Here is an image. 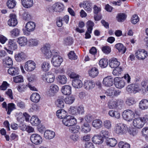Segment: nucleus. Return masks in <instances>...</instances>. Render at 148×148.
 <instances>
[{"label": "nucleus", "instance_id": "37998d69", "mask_svg": "<svg viewBox=\"0 0 148 148\" xmlns=\"http://www.w3.org/2000/svg\"><path fill=\"white\" fill-rule=\"evenodd\" d=\"M99 64L101 67L104 68L108 66V62L107 59L103 58L100 60Z\"/></svg>", "mask_w": 148, "mask_h": 148}, {"label": "nucleus", "instance_id": "c03bdc74", "mask_svg": "<svg viewBox=\"0 0 148 148\" xmlns=\"http://www.w3.org/2000/svg\"><path fill=\"white\" fill-rule=\"evenodd\" d=\"M75 100V97L73 96L67 97L64 99L65 103L66 104H71L73 103Z\"/></svg>", "mask_w": 148, "mask_h": 148}, {"label": "nucleus", "instance_id": "6ab92c4d", "mask_svg": "<svg viewBox=\"0 0 148 148\" xmlns=\"http://www.w3.org/2000/svg\"><path fill=\"white\" fill-rule=\"evenodd\" d=\"M62 92L65 95H69L71 93V88L69 85L63 86L62 88Z\"/></svg>", "mask_w": 148, "mask_h": 148}, {"label": "nucleus", "instance_id": "2f4dec72", "mask_svg": "<svg viewBox=\"0 0 148 148\" xmlns=\"http://www.w3.org/2000/svg\"><path fill=\"white\" fill-rule=\"evenodd\" d=\"M3 63L4 66L9 67L13 64V61L12 59L9 57H7L3 60Z\"/></svg>", "mask_w": 148, "mask_h": 148}, {"label": "nucleus", "instance_id": "0eeeda50", "mask_svg": "<svg viewBox=\"0 0 148 148\" xmlns=\"http://www.w3.org/2000/svg\"><path fill=\"white\" fill-rule=\"evenodd\" d=\"M114 82L115 86L117 88L121 89L124 87L126 82L122 78L116 77L114 79Z\"/></svg>", "mask_w": 148, "mask_h": 148}, {"label": "nucleus", "instance_id": "412c9836", "mask_svg": "<svg viewBox=\"0 0 148 148\" xmlns=\"http://www.w3.org/2000/svg\"><path fill=\"white\" fill-rule=\"evenodd\" d=\"M92 141L95 144H99L103 142V138L99 135H95L92 138Z\"/></svg>", "mask_w": 148, "mask_h": 148}, {"label": "nucleus", "instance_id": "bf43d9fd", "mask_svg": "<svg viewBox=\"0 0 148 148\" xmlns=\"http://www.w3.org/2000/svg\"><path fill=\"white\" fill-rule=\"evenodd\" d=\"M119 148H130V145L129 144L125 143L123 142H120L118 144Z\"/></svg>", "mask_w": 148, "mask_h": 148}, {"label": "nucleus", "instance_id": "58836bf2", "mask_svg": "<svg viewBox=\"0 0 148 148\" xmlns=\"http://www.w3.org/2000/svg\"><path fill=\"white\" fill-rule=\"evenodd\" d=\"M117 140L114 138H110L107 140L106 144L109 146L114 147L117 144Z\"/></svg>", "mask_w": 148, "mask_h": 148}, {"label": "nucleus", "instance_id": "f03ea898", "mask_svg": "<svg viewBox=\"0 0 148 148\" xmlns=\"http://www.w3.org/2000/svg\"><path fill=\"white\" fill-rule=\"evenodd\" d=\"M115 133L119 135H122L125 133L127 130V125L124 124H117L116 125L114 128Z\"/></svg>", "mask_w": 148, "mask_h": 148}, {"label": "nucleus", "instance_id": "09e8293b", "mask_svg": "<svg viewBox=\"0 0 148 148\" xmlns=\"http://www.w3.org/2000/svg\"><path fill=\"white\" fill-rule=\"evenodd\" d=\"M64 98H60L57 99L56 102V104L57 106L60 108H62L64 107Z\"/></svg>", "mask_w": 148, "mask_h": 148}, {"label": "nucleus", "instance_id": "a211bd4d", "mask_svg": "<svg viewBox=\"0 0 148 148\" xmlns=\"http://www.w3.org/2000/svg\"><path fill=\"white\" fill-rule=\"evenodd\" d=\"M92 125L96 129H99L102 127L103 123L101 120L96 119L93 120L92 122Z\"/></svg>", "mask_w": 148, "mask_h": 148}, {"label": "nucleus", "instance_id": "e2e57ef3", "mask_svg": "<svg viewBox=\"0 0 148 148\" xmlns=\"http://www.w3.org/2000/svg\"><path fill=\"white\" fill-rule=\"evenodd\" d=\"M23 18L25 20H29L31 19V16L27 12H25L23 14Z\"/></svg>", "mask_w": 148, "mask_h": 148}, {"label": "nucleus", "instance_id": "49530a36", "mask_svg": "<svg viewBox=\"0 0 148 148\" xmlns=\"http://www.w3.org/2000/svg\"><path fill=\"white\" fill-rule=\"evenodd\" d=\"M126 18V15L124 13L118 14L116 17L117 21L119 22L123 21Z\"/></svg>", "mask_w": 148, "mask_h": 148}, {"label": "nucleus", "instance_id": "ddd939ff", "mask_svg": "<svg viewBox=\"0 0 148 148\" xmlns=\"http://www.w3.org/2000/svg\"><path fill=\"white\" fill-rule=\"evenodd\" d=\"M9 17L10 18L8 21V25L10 26H16L18 23L16 15L12 13L11 14L9 15Z\"/></svg>", "mask_w": 148, "mask_h": 148}, {"label": "nucleus", "instance_id": "c756f323", "mask_svg": "<svg viewBox=\"0 0 148 148\" xmlns=\"http://www.w3.org/2000/svg\"><path fill=\"white\" fill-rule=\"evenodd\" d=\"M44 135L46 139H51L54 137L55 133L53 132L47 130L45 131Z\"/></svg>", "mask_w": 148, "mask_h": 148}, {"label": "nucleus", "instance_id": "b1692460", "mask_svg": "<svg viewBox=\"0 0 148 148\" xmlns=\"http://www.w3.org/2000/svg\"><path fill=\"white\" fill-rule=\"evenodd\" d=\"M120 64V62L118 61L117 59L115 58H113L109 60V65L112 68L117 67Z\"/></svg>", "mask_w": 148, "mask_h": 148}, {"label": "nucleus", "instance_id": "4c0bfd02", "mask_svg": "<svg viewBox=\"0 0 148 148\" xmlns=\"http://www.w3.org/2000/svg\"><path fill=\"white\" fill-rule=\"evenodd\" d=\"M69 129L70 132L71 133H77L79 131L80 127L79 125H74L69 127Z\"/></svg>", "mask_w": 148, "mask_h": 148}, {"label": "nucleus", "instance_id": "4be33fe9", "mask_svg": "<svg viewBox=\"0 0 148 148\" xmlns=\"http://www.w3.org/2000/svg\"><path fill=\"white\" fill-rule=\"evenodd\" d=\"M23 6L26 8L32 7L33 4V0H21Z\"/></svg>", "mask_w": 148, "mask_h": 148}, {"label": "nucleus", "instance_id": "4468645a", "mask_svg": "<svg viewBox=\"0 0 148 148\" xmlns=\"http://www.w3.org/2000/svg\"><path fill=\"white\" fill-rule=\"evenodd\" d=\"M133 125L138 129L142 128L144 125V122H143L141 117L136 118L134 119L133 121Z\"/></svg>", "mask_w": 148, "mask_h": 148}, {"label": "nucleus", "instance_id": "473e14b6", "mask_svg": "<svg viewBox=\"0 0 148 148\" xmlns=\"http://www.w3.org/2000/svg\"><path fill=\"white\" fill-rule=\"evenodd\" d=\"M67 113L63 109L58 110L56 112V115L59 118L63 119L66 117Z\"/></svg>", "mask_w": 148, "mask_h": 148}, {"label": "nucleus", "instance_id": "338daca9", "mask_svg": "<svg viewBox=\"0 0 148 148\" xmlns=\"http://www.w3.org/2000/svg\"><path fill=\"white\" fill-rule=\"evenodd\" d=\"M68 56L70 59L76 60L77 58V56L75 55L74 51H71L68 54Z\"/></svg>", "mask_w": 148, "mask_h": 148}, {"label": "nucleus", "instance_id": "052dcab7", "mask_svg": "<svg viewBox=\"0 0 148 148\" xmlns=\"http://www.w3.org/2000/svg\"><path fill=\"white\" fill-rule=\"evenodd\" d=\"M133 92L135 93L140 91V89L139 87V85L137 84H133Z\"/></svg>", "mask_w": 148, "mask_h": 148}, {"label": "nucleus", "instance_id": "4d7b16f0", "mask_svg": "<svg viewBox=\"0 0 148 148\" xmlns=\"http://www.w3.org/2000/svg\"><path fill=\"white\" fill-rule=\"evenodd\" d=\"M13 79L14 82L16 83L21 82L23 81V77L21 75L14 77Z\"/></svg>", "mask_w": 148, "mask_h": 148}, {"label": "nucleus", "instance_id": "7c9ffc66", "mask_svg": "<svg viewBox=\"0 0 148 148\" xmlns=\"http://www.w3.org/2000/svg\"><path fill=\"white\" fill-rule=\"evenodd\" d=\"M88 73L89 76L94 78L98 75L99 71L97 68L93 67L88 71Z\"/></svg>", "mask_w": 148, "mask_h": 148}, {"label": "nucleus", "instance_id": "f257e3e1", "mask_svg": "<svg viewBox=\"0 0 148 148\" xmlns=\"http://www.w3.org/2000/svg\"><path fill=\"white\" fill-rule=\"evenodd\" d=\"M135 113L130 109L124 110L122 114L123 119L129 122L132 121L135 117Z\"/></svg>", "mask_w": 148, "mask_h": 148}, {"label": "nucleus", "instance_id": "603ef678", "mask_svg": "<svg viewBox=\"0 0 148 148\" xmlns=\"http://www.w3.org/2000/svg\"><path fill=\"white\" fill-rule=\"evenodd\" d=\"M16 109L15 104L12 103H9L8 104L7 109L8 111L7 113L8 114H10L12 111Z\"/></svg>", "mask_w": 148, "mask_h": 148}, {"label": "nucleus", "instance_id": "423d86ee", "mask_svg": "<svg viewBox=\"0 0 148 148\" xmlns=\"http://www.w3.org/2000/svg\"><path fill=\"white\" fill-rule=\"evenodd\" d=\"M135 55L139 60H143L148 56L147 52L143 49H139L136 51Z\"/></svg>", "mask_w": 148, "mask_h": 148}, {"label": "nucleus", "instance_id": "e433bc0d", "mask_svg": "<svg viewBox=\"0 0 148 148\" xmlns=\"http://www.w3.org/2000/svg\"><path fill=\"white\" fill-rule=\"evenodd\" d=\"M91 130V127L90 125L87 123H84L82 126V131L85 133L89 132Z\"/></svg>", "mask_w": 148, "mask_h": 148}, {"label": "nucleus", "instance_id": "1a4fd4ad", "mask_svg": "<svg viewBox=\"0 0 148 148\" xmlns=\"http://www.w3.org/2000/svg\"><path fill=\"white\" fill-rule=\"evenodd\" d=\"M36 68V64L35 62L31 60H28L25 63L24 68L28 72L33 71Z\"/></svg>", "mask_w": 148, "mask_h": 148}, {"label": "nucleus", "instance_id": "8fccbe9b", "mask_svg": "<svg viewBox=\"0 0 148 148\" xmlns=\"http://www.w3.org/2000/svg\"><path fill=\"white\" fill-rule=\"evenodd\" d=\"M136 101L132 97H128L125 101L126 104L129 106H131L135 104Z\"/></svg>", "mask_w": 148, "mask_h": 148}, {"label": "nucleus", "instance_id": "c9c22d12", "mask_svg": "<svg viewBox=\"0 0 148 148\" xmlns=\"http://www.w3.org/2000/svg\"><path fill=\"white\" fill-rule=\"evenodd\" d=\"M115 47L119 51L121 54L124 53L126 51V47H124L123 45L121 43L116 44L115 45Z\"/></svg>", "mask_w": 148, "mask_h": 148}, {"label": "nucleus", "instance_id": "5701e85b", "mask_svg": "<svg viewBox=\"0 0 148 148\" xmlns=\"http://www.w3.org/2000/svg\"><path fill=\"white\" fill-rule=\"evenodd\" d=\"M40 98V95L37 92H34L31 95L30 99L32 102L37 103L39 101Z\"/></svg>", "mask_w": 148, "mask_h": 148}, {"label": "nucleus", "instance_id": "393cba45", "mask_svg": "<svg viewBox=\"0 0 148 148\" xmlns=\"http://www.w3.org/2000/svg\"><path fill=\"white\" fill-rule=\"evenodd\" d=\"M84 86L85 89L86 90H90L94 87L95 84L92 80H88L85 82Z\"/></svg>", "mask_w": 148, "mask_h": 148}, {"label": "nucleus", "instance_id": "9d476101", "mask_svg": "<svg viewBox=\"0 0 148 148\" xmlns=\"http://www.w3.org/2000/svg\"><path fill=\"white\" fill-rule=\"evenodd\" d=\"M42 78L45 82L48 83H51L54 81L55 76L53 74H49L46 73L42 75Z\"/></svg>", "mask_w": 148, "mask_h": 148}, {"label": "nucleus", "instance_id": "a19ab883", "mask_svg": "<svg viewBox=\"0 0 148 148\" xmlns=\"http://www.w3.org/2000/svg\"><path fill=\"white\" fill-rule=\"evenodd\" d=\"M59 90V88L57 85L52 84L50 87L49 92L52 95L57 92Z\"/></svg>", "mask_w": 148, "mask_h": 148}, {"label": "nucleus", "instance_id": "79ce46f5", "mask_svg": "<svg viewBox=\"0 0 148 148\" xmlns=\"http://www.w3.org/2000/svg\"><path fill=\"white\" fill-rule=\"evenodd\" d=\"M16 3V2L15 0H8L6 4L9 8L13 9L15 7Z\"/></svg>", "mask_w": 148, "mask_h": 148}, {"label": "nucleus", "instance_id": "39448f33", "mask_svg": "<svg viewBox=\"0 0 148 148\" xmlns=\"http://www.w3.org/2000/svg\"><path fill=\"white\" fill-rule=\"evenodd\" d=\"M50 47L49 44H46L41 48L42 53L47 58H49L51 56V51L50 50Z\"/></svg>", "mask_w": 148, "mask_h": 148}, {"label": "nucleus", "instance_id": "20e7f679", "mask_svg": "<svg viewBox=\"0 0 148 148\" xmlns=\"http://www.w3.org/2000/svg\"><path fill=\"white\" fill-rule=\"evenodd\" d=\"M50 10L52 12H62L64 9V4L56 2L53 4L50 8Z\"/></svg>", "mask_w": 148, "mask_h": 148}, {"label": "nucleus", "instance_id": "7ed1b4c3", "mask_svg": "<svg viewBox=\"0 0 148 148\" xmlns=\"http://www.w3.org/2000/svg\"><path fill=\"white\" fill-rule=\"evenodd\" d=\"M62 122L64 125L69 127L77 123V120L74 116H68L63 119Z\"/></svg>", "mask_w": 148, "mask_h": 148}, {"label": "nucleus", "instance_id": "bb28decb", "mask_svg": "<svg viewBox=\"0 0 148 148\" xmlns=\"http://www.w3.org/2000/svg\"><path fill=\"white\" fill-rule=\"evenodd\" d=\"M8 72L12 76L17 75L19 74L18 69L16 67H10L8 70Z\"/></svg>", "mask_w": 148, "mask_h": 148}, {"label": "nucleus", "instance_id": "a18cd8bd", "mask_svg": "<svg viewBox=\"0 0 148 148\" xmlns=\"http://www.w3.org/2000/svg\"><path fill=\"white\" fill-rule=\"evenodd\" d=\"M108 106L110 109H113L117 108L116 100H110L108 103Z\"/></svg>", "mask_w": 148, "mask_h": 148}, {"label": "nucleus", "instance_id": "680f3d73", "mask_svg": "<svg viewBox=\"0 0 148 148\" xmlns=\"http://www.w3.org/2000/svg\"><path fill=\"white\" fill-rule=\"evenodd\" d=\"M101 50L103 53L106 54H108L111 52V49L108 46L103 47Z\"/></svg>", "mask_w": 148, "mask_h": 148}, {"label": "nucleus", "instance_id": "de8ad7c7", "mask_svg": "<svg viewBox=\"0 0 148 148\" xmlns=\"http://www.w3.org/2000/svg\"><path fill=\"white\" fill-rule=\"evenodd\" d=\"M20 30L17 28H14L10 32L11 36L13 37L18 36L20 34Z\"/></svg>", "mask_w": 148, "mask_h": 148}, {"label": "nucleus", "instance_id": "3c124183", "mask_svg": "<svg viewBox=\"0 0 148 148\" xmlns=\"http://www.w3.org/2000/svg\"><path fill=\"white\" fill-rule=\"evenodd\" d=\"M73 42L72 38L68 37L64 39V44L66 45H71Z\"/></svg>", "mask_w": 148, "mask_h": 148}, {"label": "nucleus", "instance_id": "13d9d810", "mask_svg": "<svg viewBox=\"0 0 148 148\" xmlns=\"http://www.w3.org/2000/svg\"><path fill=\"white\" fill-rule=\"evenodd\" d=\"M139 18L136 14H134L132 17L131 21L134 24H136L139 21Z\"/></svg>", "mask_w": 148, "mask_h": 148}, {"label": "nucleus", "instance_id": "f8f14e48", "mask_svg": "<svg viewBox=\"0 0 148 148\" xmlns=\"http://www.w3.org/2000/svg\"><path fill=\"white\" fill-rule=\"evenodd\" d=\"M35 27V24L34 22L31 21L27 22L25 27L26 32H25V34L29 35L31 32L33 31L34 30Z\"/></svg>", "mask_w": 148, "mask_h": 148}, {"label": "nucleus", "instance_id": "864d4df0", "mask_svg": "<svg viewBox=\"0 0 148 148\" xmlns=\"http://www.w3.org/2000/svg\"><path fill=\"white\" fill-rule=\"evenodd\" d=\"M122 71V68L121 67H119L115 68V69H114L112 73L115 76H119L121 73Z\"/></svg>", "mask_w": 148, "mask_h": 148}, {"label": "nucleus", "instance_id": "6e6d98bb", "mask_svg": "<svg viewBox=\"0 0 148 148\" xmlns=\"http://www.w3.org/2000/svg\"><path fill=\"white\" fill-rule=\"evenodd\" d=\"M103 126L105 128L110 129L112 127V122L109 120H105L103 122Z\"/></svg>", "mask_w": 148, "mask_h": 148}, {"label": "nucleus", "instance_id": "cd10ccee", "mask_svg": "<svg viewBox=\"0 0 148 148\" xmlns=\"http://www.w3.org/2000/svg\"><path fill=\"white\" fill-rule=\"evenodd\" d=\"M17 42L19 44L20 46H24L27 45V40L25 37H21L17 39Z\"/></svg>", "mask_w": 148, "mask_h": 148}, {"label": "nucleus", "instance_id": "5fc2aeb1", "mask_svg": "<svg viewBox=\"0 0 148 148\" xmlns=\"http://www.w3.org/2000/svg\"><path fill=\"white\" fill-rule=\"evenodd\" d=\"M69 112L72 115H77V107L71 106L69 110Z\"/></svg>", "mask_w": 148, "mask_h": 148}, {"label": "nucleus", "instance_id": "774afa93", "mask_svg": "<svg viewBox=\"0 0 148 148\" xmlns=\"http://www.w3.org/2000/svg\"><path fill=\"white\" fill-rule=\"evenodd\" d=\"M141 132L143 135L146 137H148V127L143 128Z\"/></svg>", "mask_w": 148, "mask_h": 148}, {"label": "nucleus", "instance_id": "72a5a7b5", "mask_svg": "<svg viewBox=\"0 0 148 148\" xmlns=\"http://www.w3.org/2000/svg\"><path fill=\"white\" fill-rule=\"evenodd\" d=\"M30 121L32 125L37 126L39 125L40 123V121L36 116H33L30 120Z\"/></svg>", "mask_w": 148, "mask_h": 148}, {"label": "nucleus", "instance_id": "ea45409f", "mask_svg": "<svg viewBox=\"0 0 148 148\" xmlns=\"http://www.w3.org/2000/svg\"><path fill=\"white\" fill-rule=\"evenodd\" d=\"M57 79L60 83L62 84H65L67 82L66 77L64 75H58Z\"/></svg>", "mask_w": 148, "mask_h": 148}, {"label": "nucleus", "instance_id": "0e129e2a", "mask_svg": "<svg viewBox=\"0 0 148 148\" xmlns=\"http://www.w3.org/2000/svg\"><path fill=\"white\" fill-rule=\"evenodd\" d=\"M9 84L6 82L4 81L0 86V89L1 90H5L7 89L8 87L9 86Z\"/></svg>", "mask_w": 148, "mask_h": 148}, {"label": "nucleus", "instance_id": "c85d7f7f", "mask_svg": "<svg viewBox=\"0 0 148 148\" xmlns=\"http://www.w3.org/2000/svg\"><path fill=\"white\" fill-rule=\"evenodd\" d=\"M140 108L142 110H145L148 108V100L144 99L141 101L139 103Z\"/></svg>", "mask_w": 148, "mask_h": 148}, {"label": "nucleus", "instance_id": "f3484780", "mask_svg": "<svg viewBox=\"0 0 148 148\" xmlns=\"http://www.w3.org/2000/svg\"><path fill=\"white\" fill-rule=\"evenodd\" d=\"M15 60L18 62H21L27 58V56L23 52H21L15 55Z\"/></svg>", "mask_w": 148, "mask_h": 148}, {"label": "nucleus", "instance_id": "f704fd0d", "mask_svg": "<svg viewBox=\"0 0 148 148\" xmlns=\"http://www.w3.org/2000/svg\"><path fill=\"white\" fill-rule=\"evenodd\" d=\"M50 68V65L48 62L45 61L41 64V69L43 71L46 72L48 71Z\"/></svg>", "mask_w": 148, "mask_h": 148}, {"label": "nucleus", "instance_id": "dca6fc26", "mask_svg": "<svg viewBox=\"0 0 148 148\" xmlns=\"http://www.w3.org/2000/svg\"><path fill=\"white\" fill-rule=\"evenodd\" d=\"M7 47L9 49L14 50L16 49L18 46L15 39H9L8 40Z\"/></svg>", "mask_w": 148, "mask_h": 148}, {"label": "nucleus", "instance_id": "a878e982", "mask_svg": "<svg viewBox=\"0 0 148 148\" xmlns=\"http://www.w3.org/2000/svg\"><path fill=\"white\" fill-rule=\"evenodd\" d=\"M72 85L75 88H80L82 86V83L81 81L77 79H74L72 81Z\"/></svg>", "mask_w": 148, "mask_h": 148}, {"label": "nucleus", "instance_id": "9b49d317", "mask_svg": "<svg viewBox=\"0 0 148 148\" xmlns=\"http://www.w3.org/2000/svg\"><path fill=\"white\" fill-rule=\"evenodd\" d=\"M63 61L62 58L60 56L52 57L51 60V64L55 67L60 66Z\"/></svg>", "mask_w": 148, "mask_h": 148}, {"label": "nucleus", "instance_id": "aec40b11", "mask_svg": "<svg viewBox=\"0 0 148 148\" xmlns=\"http://www.w3.org/2000/svg\"><path fill=\"white\" fill-rule=\"evenodd\" d=\"M92 3L89 0H86L83 2V7L87 12H90L92 10Z\"/></svg>", "mask_w": 148, "mask_h": 148}, {"label": "nucleus", "instance_id": "6e6552de", "mask_svg": "<svg viewBox=\"0 0 148 148\" xmlns=\"http://www.w3.org/2000/svg\"><path fill=\"white\" fill-rule=\"evenodd\" d=\"M30 139L32 143L36 145L40 144L42 141V137L37 134H32L30 137Z\"/></svg>", "mask_w": 148, "mask_h": 148}, {"label": "nucleus", "instance_id": "69168bd1", "mask_svg": "<svg viewBox=\"0 0 148 148\" xmlns=\"http://www.w3.org/2000/svg\"><path fill=\"white\" fill-rule=\"evenodd\" d=\"M116 105H117V108H121L123 106L124 102L121 99H118L116 100Z\"/></svg>", "mask_w": 148, "mask_h": 148}, {"label": "nucleus", "instance_id": "2eb2a0df", "mask_svg": "<svg viewBox=\"0 0 148 148\" xmlns=\"http://www.w3.org/2000/svg\"><path fill=\"white\" fill-rule=\"evenodd\" d=\"M114 81V79L111 76H109L103 79V83L105 86L110 87L113 84Z\"/></svg>", "mask_w": 148, "mask_h": 148}]
</instances>
